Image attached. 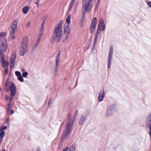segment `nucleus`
<instances>
[{"instance_id":"obj_46","label":"nucleus","mask_w":151,"mask_h":151,"mask_svg":"<svg viewBox=\"0 0 151 151\" xmlns=\"http://www.w3.org/2000/svg\"><path fill=\"white\" fill-rule=\"evenodd\" d=\"M9 118H8L6 119V122H5V123L6 124H8L9 122Z\"/></svg>"},{"instance_id":"obj_48","label":"nucleus","mask_w":151,"mask_h":151,"mask_svg":"<svg viewBox=\"0 0 151 151\" xmlns=\"http://www.w3.org/2000/svg\"><path fill=\"white\" fill-rule=\"evenodd\" d=\"M78 5H77L76 6H75L74 7V10H76V9Z\"/></svg>"},{"instance_id":"obj_53","label":"nucleus","mask_w":151,"mask_h":151,"mask_svg":"<svg viewBox=\"0 0 151 151\" xmlns=\"http://www.w3.org/2000/svg\"><path fill=\"white\" fill-rule=\"evenodd\" d=\"M2 151H6V150L5 149H3Z\"/></svg>"},{"instance_id":"obj_19","label":"nucleus","mask_w":151,"mask_h":151,"mask_svg":"<svg viewBox=\"0 0 151 151\" xmlns=\"http://www.w3.org/2000/svg\"><path fill=\"white\" fill-rule=\"evenodd\" d=\"M10 84V80L7 79L4 85V89L6 91H8L9 90V85Z\"/></svg>"},{"instance_id":"obj_20","label":"nucleus","mask_w":151,"mask_h":151,"mask_svg":"<svg viewBox=\"0 0 151 151\" xmlns=\"http://www.w3.org/2000/svg\"><path fill=\"white\" fill-rule=\"evenodd\" d=\"M75 1L76 0H71V1L70 4L69 8L68 11V13H70L71 11L73 6L75 4Z\"/></svg>"},{"instance_id":"obj_49","label":"nucleus","mask_w":151,"mask_h":151,"mask_svg":"<svg viewBox=\"0 0 151 151\" xmlns=\"http://www.w3.org/2000/svg\"><path fill=\"white\" fill-rule=\"evenodd\" d=\"M71 116V115L70 114H69L68 115V118H70Z\"/></svg>"},{"instance_id":"obj_17","label":"nucleus","mask_w":151,"mask_h":151,"mask_svg":"<svg viewBox=\"0 0 151 151\" xmlns=\"http://www.w3.org/2000/svg\"><path fill=\"white\" fill-rule=\"evenodd\" d=\"M105 93L104 91H101L99 94V96L98 97V100L99 102L102 101L105 96Z\"/></svg>"},{"instance_id":"obj_1","label":"nucleus","mask_w":151,"mask_h":151,"mask_svg":"<svg viewBox=\"0 0 151 151\" xmlns=\"http://www.w3.org/2000/svg\"><path fill=\"white\" fill-rule=\"evenodd\" d=\"M95 0H83L82 18L80 22V26L82 27L85 20V15L86 12L88 13L91 9L93 5Z\"/></svg>"},{"instance_id":"obj_18","label":"nucleus","mask_w":151,"mask_h":151,"mask_svg":"<svg viewBox=\"0 0 151 151\" xmlns=\"http://www.w3.org/2000/svg\"><path fill=\"white\" fill-rule=\"evenodd\" d=\"M28 42V38L26 36L24 37L21 42V45L27 46Z\"/></svg>"},{"instance_id":"obj_36","label":"nucleus","mask_w":151,"mask_h":151,"mask_svg":"<svg viewBox=\"0 0 151 151\" xmlns=\"http://www.w3.org/2000/svg\"><path fill=\"white\" fill-rule=\"evenodd\" d=\"M40 0H35V3L37 5V7H39V3Z\"/></svg>"},{"instance_id":"obj_54","label":"nucleus","mask_w":151,"mask_h":151,"mask_svg":"<svg viewBox=\"0 0 151 151\" xmlns=\"http://www.w3.org/2000/svg\"><path fill=\"white\" fill-rule=\"evenodd\" d=\"M32 0H29V1H31Z\"/></svg>"},{"instance_id":"obj_45","label":"nucleus","mask_w":151,"mask_h":151,"mask_svg":"<svg viewBox=\"0 0 151 151\" xmlns=\"http://www.w3.org/2000/svg\"><path fill=\"white\" fill-rule=\"evenodd\" d=\"M9 99V97L8 96H7V95H6L5 96V99L6 100H8Z\"/></svg>"},{"instance_id":"obj_24","label":"nucleus","mask_w":151,"mask_h":151,"mask_svg":"<svg viewBox=\"0 0 151 151\" xmlns=\"http://www.w3.org/2000/svg\"><path fill=\"white\" fill-rule=\"evenodd\" d=\"M71 15L70 14L67 15V17L66 18V22L67 23L65 24H69L70 22V19Z\"/></svg>"},{"instance_id":"obj_38","label":"nucleus","mask_w":151,"mask_h":151,"mask_svg":"<svg viewBox=\"0 0 151 151\" xmlns=\"http://www.w3.org/2000/svg\"><path fill=\"white\" fill-rule=\"evenodd\" d=\"M97 39L98 38H94L93 46H95L96 45Z\"/></svg>"},{"instance_id":"obj_44","label":"nucleus","mask_w":151,"mask_h":151,"mask_svg":"<svg viewBox=\"0 0 151 151\" xmlns=\"http://www.w3.org/2000/svg\"><path fill=\"white\" fill-rule=\"evenodd\" d=\"M69 148L68 147H65L63 150V151H67L68 150Z\"/></svg>"},{"instance_id":"obj_50","label":"nucleus","mask_w":151,"mask_h":151,"mask_svg":"<svg viewBox=\"0 0 151 151\" xmlns=\"http://www.w3.org/2000/svg\"><path fill=\"white\" fill-rule=\"evenodd\" d=\"M101 0H97V2H99V3H100V1Z\"/></svg>"},{"instance_id":"obj_27","label":"nucleus","mask_w":151,"mask_h":151,"mask_svg":"<svg viewBox=\"0 0 151 151\" xmlns=\"http://www.w3.org/2000/svg\"><path fill=\"white\" fill-rule=\"evenodd\" d=\"M148 124H147V122H146V124L147 127L149 129V134L150 135V137L151 138V123L148 122Z\"/></svg>"},{"instance_id":"obj_28","label":"nucleus","mask_w":151,"mask_h":151,"mask_svg":"<svg viewBox=\"0 0 151 151\" xmlns=\"http://www.w3.org/2000/svg\"><path fill=\"white\" fill-rule=\"evenodd\" d=\"M0 137L1 138H3L5 134V132L4 131H0Z\"/></svg>"},{"instance_id":"obj_2","label":"nucleus","mask_w":151,"mask_h":151,"mask_svg":"<svg viewBox=\"0 0 151 151\" xmlns=\"http://www.w3.org/2000/svg\"><path fill=\"white\" fill-rule=\"evenodd\" d=\"M62 22H60L55 27L54 32V35L52 36L51 42H54L55 40L59 42L62 37Z\"/></svg>"},{"instance_id":"obj_40","label":"nucleus","mask_w":151,"mask_h":151,"mask_svg":"<svg viewBox=\"0 0 151 151\" xmlns=\"http://www.w3.org/2000/svg\"><path fill=\"white\" fill-rule=\"evenodd\" d=\"M31 24V22H28L27 24L26 25V27H29Z\"/></svg>"},{"instance_id":"obj_29","label":"nucleus","mask_w":151,"mask_h":151,"mask_svg":"<svg viewBox=\"0 0 151 151\" xmlns=\"http://www.w3.org/2000/svg\"><path fill=\"white\" fill-rule=\"evenodd\" d=\"M7 127L4 125H2L0 128V131H4L3 130H5L6 129Z\"/></svg>"},{"instance_id":"obj_7","label":"nucleus","mask_w":151,"mask_h":151,"mask_svg":"<svg viewBox=\"0 0 151 151\" xmlns=\"http://www.w3.org/2000/svg\"><path fill=\"white\" fill-rule=\"evenodd\" d=\"M10 90L11 92L10 97L11 98H10L11 101L13 100V97L15 95L16 93V87L14 83H12L10 85L9 87Z\"/></svg>"},{"instance_id":"obj_13","label":"nucleus","mask_w":151,"mask_h":151,"mask_svg":"<svg viewBox=\"0 0 151 151\" xmlns=\"http://www.w3.org/2000/svg\"><path fill=\"white\" fill-rule=\"evenodd\" d=\"M69 26V25L68 24H65L64 26V32L66 35L65 38L66 40L67 39L70 32V29Z\"/></svg>"},{"instance_id":"obj_12","label":"nucleus","mask_w":151,"mask_h":151,"mask_svg":"<svg viewBox=\"0 0 151 151\" xmlns=\"http://www.w3.org/2000/svg\"><path fill=\"white\" fill-rule=\"evenodd\" d=\"M104 20L102 18L100 19L99 22L97 30H99L101 31H103L106 28V26L104 24Z\"/></svg>"},{"instance_id":"obj_35","label":"nucleus","mask_w":151,"mask_h":151,"mask_svg":"<svg viewBox=\"0 0 151 151\" xmlns=\"http://www.w3.org/2000/svg\"><path fill=\"white\" fill-rule=\"evenodd\" d=\"M28 75V73L27 72H24L22 73V77H26Z\"/></svg>"},{"instance_id":"obj_23","label":"nucleus","mask_w":151,"mask_h":151,"mask_svg":"<svg viewBox=\"0 0 151 151\" xmlns=\"http://www.w3.org/2000/svg\"><path fill=\"white\" fill-rule=\"evenodd\" d=\"M78 110H76L74 113V116H73L72 122L73 123V122H75L76 119V116L78 114Z\"/></svg>"},{"instance_id":"obj_39","label":"nucleus","mask_w":151,"mask_h":151,"mask_svg":"<svg viewBox=\"0 0 151 151\" xmlns=\"http://www.w3.org/2000/svg\"><path fill=\"white\" fill-rule=\"evenodd\" d=\"M44 27H41V28L40 30V32L43 33L44 32Z\"/></svg>"},{"instance_id":"obj_14","label":"nucleus","mask_w":151,"mask_h":151,"mask_svg":"<svg viewBox=\"0 0 151 151\" xmlns=\"http://www.w3.org/2000/svg\"><path fill=\"white\" fill-rule=\"evenodd\" d=\"M96 17L92 19L90 28V32L91 33H92L93 32L96 27Z\"/></svg>"},{"instance_id":"obj_26","label":"nucleus","mask_w":151,"mask_h":151,"mask_svg":"<svg viewBox=\"0 0 151 151\" xmlns=\"http://www.w3.org/2000/svg\"><path fill=\"white\" fill-rule=\"evenodd\" d=\"M29 9V7L28 6H26L24 7L22 9V11L24 14H27Z\"/></svg>"},{"instance_id":"obj_52","label":"nucleus","mask_w":151,"mask_h":151,"mask_svg":"<svg viewBox=\"0 0 151 151\" xmlns=\"http://www.w3.org/2000/svg\"><path fill=\"white\" fill-rule=\"evenodd\" d=\"M51 101V99H50L49 101V104H50V103Z\"/></svg>"},{"instance_id":"obj_21","label":"nucleus","mask_w":151,"mask_h":151,"mask_svg":"<svg viewBox=\"0 0 151 151\" xmlns=\"http://www.w3.org/2000/svg\"><path fill=\"white\" fill-rule=\"evenodd\" d=\"M86 116L87 115H82L81 116V118L79 122V124H83V122L86 119Z\"/></svg>"},{"instance_id":"obj_37","label":"nucleus","mask_w":151,"mask_h":151,"mask_svg":"<svg viewBox=\"0 0 151 151\" xmlns=\"http://www.w3.org/2000/svg\"><path fill=\"white\" fill-rule=\"evenodd\" d=\"M147 5L149 6L150 8H151V1H147Z\"/></svg>"},{"instance_id":"obj_41","label":"nucleus","mask_w":151,"mask_h":151,"mask_svg":"<svg viewBox=\"0 0 151 151\" xmlns=\"http://www.w3.org/2000/svg\"><path fill=\"white\" fill-rule=\"evenodd\" d=\"M7 105L8 107V108L7 109V111L8 112L9 111V108L10 107V105L9 104H7Z\"/></svg>"},{"instance_id":"obj_32","label":"nucleus","mask_w":151,"mask_h":151,"mask_svg":"<svg viewBox=\"0 0 151 151\" xmlns=\"http://www.w3.org/2000/svg\"><path fill=\"white\" fill-rule=\"evenodd\" d=\"M7 35L6 32H2L0 33V37H4Z\"/></svg>"},{"instance_id":"obj_5","label":"nucleus","mask_w":151,"mask_h":151,"mask_svg":"<svg viewBox=\"0 0 151 151\" xmlns=\"http://www.w3.org/2000/svg\"><path fill=\"white\" fill-rule=\"evenodd\" d=\"M17 28V21L14 20L12 24H11L10 27L9 28L10 30V38L14 39L15 37L14 35L15 32V30Z\"/></svg>"},{"instance_id":"obj_9","label":"nucleus","mask_w":151,"mask_h":151,"mask_svg":"<svg viewBox=\"0 0 151 151\" xmlns=\"http://www.w3.org/2000/svg\"><path fill=\"white\" fill-rule=\"evenodd\" d=\"M16 54L15 53V52H13L11 58L9 60L10 67L11 70L16 65Z\"/></svg>"},{"instance_id":"obj_22","label":"nucleus","mask_w":151,"mask_h":151,"mask_svg":"<svg viewBox=\"0 0 151 151\" xmlns=\"http://www.w3.org/2000/svg\"><path fill=\"white\" fill-rule=\"evenodd\" d=\"M146 122L148 124V122L151 123V112L149 114L146 119Z\"/></svg>"},{"instance_id":"obj_8","label":"nucleus","mask_w":151,"mask_h":151,"mask_svg":"<svg viewBox=\"0 0 151 151\" xmlns=\"http://www.w3.org/2000/svg\"><path fill=\"white\" fill-rule=\"evenodd\" d=\"M113 53V48L112 46H111L109 49L108 60V68H111L112 63V59Z\"/></svg>"},{"instance_id":"obj_25","label":"nucleus","mask_w":151,"mask_h":151,"mask_svg":"<svg viewBox=\"0 0 151 151\" xmlns=\"http://www.w3.org/2000/svg\"><path fill=\"white\" fill-rule=\"evenodd\" d=\"M76 146L75 144L72 145L70 148L69 151H76Z\"/></svg>"},{"instance_id":"obj_10","label":"nucleus","mask_w":151,"mask_h":151,"mask_svg":"<svg viewBox=\"0 0 151 151\" xmlns=\"http://www.w3.org/2000/svg\"><path fill=\"white\" fill-rule=\"evenodd\" d=\"M61 55V51L60 50L58 51V54L56 57V63L55 65V69L54 73L55 74H57L58 73V69L59 67V62L60 60Z\"/></svg>"},{"instance_id":"obj_43","label":"nucleus","mask_w":151,"mask_h":151,"mask_svg":"<svg viewBox=\"0 0 151 151\" xmlns=\"http://www.w3.org/2000/svg\"><path fill=\"white\" fill-rule=\"evenodd\" d=\"M8 112H9V113H11L12 114H13L14 113V111L13 110H11L10 111L9 110Z\"/></svg>"},{"instance_id":"obj_34","label":"nucleus","mask_w":151,"mask_h":151,"mask_svg":"<svg viewBox=\"0 0 151 151\" xmlns=\"http://www.w3.org/2000/svg\"><path fill=\"white\" fill-rule=\"evenodd\" d=\"M4 69V74L5 75H7L8 73V67L5 68H3Z\"/></svg>"},{"instance_id":"obj_11","label":"nucleus","mask_w":151,"mask_h":151,"mask_svg":"<svg viewBox=\"0 0 151 151\" xmlns=\"http://www.w3.org/2000/svg\"><path fill=\"white\" fill-rule=\"evenodd\" d=\"M0 62L3 68L8 67L9 63L5 60V56L4 54H0Z\"/></svg>"},{"instance_id":"obj_42","label":"nucleus","mask_w":151,"mask_h":151,"mask_svg":"<svg viewBox=\"0 0 151 151\" xmlns=\"http://www.w3.org/2000/svg\"><path fill=\"white\" fill-rule=\"evenodd\" d=\"M99 32L97 30V32H96V35L95 36V38H98V34H99Z\"/></svg>"},{"instance_id":"obj_33","label":"nucleus","mask_w":151,"mask_h":151,"mask_svg":"<svg viewBox=\"0 0 151 151\" xmlns=\"http://www.w3.org/2000/svg\"><path fill=\"white\" fill-rule=\"evenodd\" d=\"M15 74L16 75L17 77L21 76V73L20 72L18 71H16L15 72Z\"/></svg>"},{"instance_id":"obj_30","label":"nucleus","mask_w":151,"mask_h":151,"mask_svg":"<svg viewBox=\"0 0 151 151\" xmlns=\"http://www.w3.org/2000/svg\"><path fill=\"white\" fill-rule=\"evenodd\" d=\"M18 80L20 81L21 82H24V79L23 78V77L21 76L17 77Z\"/></svg>"},{"instance_id":"obj_4","label":"nucleus","mask_w":151,"mask_h":151,"mask_svg":"<svg viewBox=\"0 0 151 151\" xmlns=\"http://www.w3.org/2000/svg\"><path fill=\"white\" fill-rule=\"evenodd\" d=\"M7 42L4 38L0 40V54H3V52H5L7 48Z\"/></svg>"},{"instance_id":"obj_15","label":"nucleus","mask_w":151,"mask_h":151,"mask_svg":"<svg viewBox=\"0 0 151 151\" xmlns=\"http://www.w3.org/2000/svg\"><path fill=\"white\" fill-rule=\"evenodd\" d=\"M42 33L40 32L39 35H38V38L36 41L35 44L32 47V50L35 51L36 50L37 47L38 45L40 42V40L41 38V36L42 35Z\"/></svg>"},{"instance_id":"obj_47","label":"nucleus","mask_w":151,"mask_h":151,"mask_svg":"<svg viewBox=\"0 0 151 151\" xmlns=\"http://www.w3.org/2000/svg\"><path fill=\"white\" fill-rule=\"evenodd\" d=\"M45 22L44 21L43 23L42 24V25H41V27H44V24H45Z\"/></svg>"},{"instance_id":"obj_51","label":"nucleus","mask_w":151,"mask_h":151,"mask_svg":"<svg viewBox=\"0 0 151 151\" xmlns=\"http://www.w3.org/2000/svg\"><path fill=\"white\" fill-rule=\"evenodd\" d=\"M24 69H22V71H24Z\"/></svg>"},{"instance_id":"obj_3","label":"nucleus","mask_w":151,"mask_h":151,"mask_svg":"<svg viewBox=\"0 0 151 151\" xmlns=\"http://www.w3.org/2000/svg\"><path fill=\"white\" fill-rule=\"evenodd\" d=\"M73 125V123L71 121L68 122L65 127V129L63 132L62 138L63 139L68 137L71 132V129Z\"/></svg>"},{"instance_id":"obj_6","label":"nucleus","mask_w":151,"mask_h":151,"mask_svg":"<svg viewBox=\"0 0 151 151\" xmlns=\"http://www.w3.org/2000/svg\"><path fill=\"white\" fill-rule=\"evenodd\" d=\"M116 111V107L114 106H111L107 109L105 115L106 116H110L112 115Z\"/></svg>"},{"instance_id":"obj_31","label":"nucleus","mask_w":151,"mask_h":151,"mask_svg":"<svg viewBox=\"0 0 151 151\" xmlns=\"http://www.w3.org/2000/svg\"><path fill=\"white\" fill-rule=\"evenodd\" d=\"M99 3L97 2L96 5L95 9H94L95 11H97L99 7Z\"/></svg>"},{"instance_id":"obj_16","label":"nucleus","mask_w":151,"mask_h":151,"mask_svg":"<svg viewBox=\"0 0 151 151\" xmlns=\"http://www.w3.org/2000/svg\"><path fill=\"white\" fill-rule=\"evenodd\" d=\"M27 49V46L21 45L20 50V55L23 56L26 52Z\"/></svg>"}]
</instances>
